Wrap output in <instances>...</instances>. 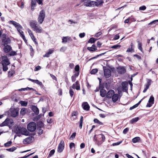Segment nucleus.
<instances>
[{
    "mask_svg": "<svg viewBox=\"0 0 158 158\" xmlns=\"http://www.w3.org/2000/svg\"><path fill=\"white\" fill-rule=\"evenodd\" d=\"M14 131L18 136H20L21 134L27 136L29 134V132L26 128L22 127L19 126H15L14 128Z\"/></svg>",
    "mask_w": 158,
    "mask_h": 158,
    "instance_id": "obj_1",
    "label": "nucleus"
},
{
    "mask_svg": "<svg viewBox=\"0 0 158 158\" xmlns=\"http://www.w3.org/2000/svg\"><path fill=\"white\" fill-rule=\"evenodd\" d=\"M1 63L2 66V69L3 71L6 72L8 69V65L10 64V62L6 56H2V61Z\"/></svg>",
    "mask_w": 158,
    "mask_h": 158,
    "instance_id": "obj_2",
    "label": "nucleus"
},
{
    "mask_svg": "<svg viewBox=\"0 0 158 158\" xmlns=\"http://www.w3.org/2000/svg\"><path fill=\"white\" fill-rule=\"evenodd\" d=\"M45 17V14L44 11L43 10H41L37 19L38 21L40 24H41L43 23Z\"/></svg>",
    "mask_w": 158,
    "mask_h": 158,
    "instance_id": "obj_3",
    "label": "nucleus"
},
{
    "mask_svg": "<svg viewBox=\"0 0 158 158\" xmlns=\"http://www.w3.org/2000/svg\"><path fill=\"white\" fill-rule=\"evenodd\" d=\"M36 128V125L35 123L31 122L27 126L28 130L30 132H33Z\"/></svg>",
    "mask_w": 158,
    "mask_h": 158,
    "instance_id": "obj_4",
    "label": "nucleus"
},
{
    "mask_svg": "<svg viewBox=\"0 0 158 158\" xmlns=\"http://www.w3.org/2000/svg\"><path fill=\"white\" fill-rule=\"evenodd\" d=\"M97 142L98 145H101L105 140V137L104 135L102 134H99L97 135Z\"/></svg>",
    "mask_w": 158,
    "mask_h": 158,
    "instance_id": "obj_5",
    "label": "nucleus"
},
{
    "mask_svg": "<svg viewBox=\"0 0 158 158\" xmlns=\"http://www.w3.org/2000/svg\"><path fill=\"white\" fill-rule=\"evenodd\" d=\"M64 141L63 140H61L58 147V152L60 153L62 152L64 149Z\"/></svg>",
    "mask_w": 158,
    "mask_h": 158,
    "instance_id": "obj_6",
    "label": "nucleus"
},
{
    "mask_svg": "<svg viewBox=\"0 0 158 158\" xmlns=\"http://www.w3.org/2000/svg\"><path fill=\"white\" fill-rule=\"evenodd\" d=\"M97 3L95 1H89L85 2L84 3V5L86 6L94 7L97 5Z\"/></svg>",
    "mask_w": 158,
    "mask_h": 158,
    "instance_id": "obj_7",
    "label": "nucleus"
},
{
    "mask_svg": "<svg viewBox=\"0 0 158 158\" xmlns=\"http://www.w3.org/2000/svg\"><path fill=\"white\" fill-rule=\"evenodd\" d=\"M117 70L119 74H123L126 72V69L124 66H119L117 68Z\"/></svg>",
    "mask_w": 158,
    "mask_h": 158,
    "instance_id": "obj_8",
    "label": "nucleus"
},
{
    "mask_svg": "<svg viewBox=\"0 0 158 158\" xmlns=\"http://www.w3.org/2000/svg\"><path fill=\"white\" fill-rule=\"evenodd\" d=\"M154 98L153 96H151L146 105L147 107H150L154 103Z\"/></svg>",
    "mask_w": 158,
    "mask_h": 158,
    "instance_id": "obj_9",
    "label": "nucleus"
},
{
    "mask_svg": "<svg viewBox=\"0 0 158 158\" xmlns=\"http://www.w3.org/2000/svg\"><path fill=\"white\" fill-rule=\"evenodd\" d=\"M5 120H6L7 126L9 127V128H10L14 124L13 120L9 118H6Z\"/></svg>",
    "mask_w": 158,
    "mask_h": 158,
    "instance_id": "obj_10",
    "label": "nucleus"
},
{
    "mask_svg": "<svg viewBox=\"0 0 158 158\" xmlns=\"http://www.w3.org/2000/svg\"><path fill=\"white\" fill-rule=\"evenodd\" d=\"M11 115L13 117H15L19 114V111L17 109H14L10 111Z\"/></svg>",
    "mask_w": 158,
    "mask_h": 158,
    "instance_id": "obj_11",
    "label": "nucleus"
},
{
    "mask_svg": "<svg viewBox=\"0 0 158 158\" xmlns=\"http://www.w3.org/2000/svg\"><path fill=\"white\" fill-rule=\"evenodd\" d=\"M104 74L106 78H109L111 75V72L110 69H106L104 70Z\"/></svg>",
    "mask_w": 158,
    "mask_h": 158,
    "instance_id": "obj_12",
    "label": "nucleus"
},
{
    "mask_svg": "<svg viewBox=\"0 0 158 158\" xmlns=\"http://www.w3.org/2000/svg\"><path fill=\"white\" fill-rule=\"evenodd\" d=\"M10 22L16 27L17 30H20V29H22V27L20 24L16 22L13 21H10Z\"/></svg>",
    "mask_w": 158,
    "mask_h": 158,
    "instance_id": "obj_13",
    "label": "nucleus"
},
{
    "mask_svg": "<svg viewBox=\"0 0 158 158\" xmlns=\"http://www.w3.org/2000/svg\"><path fill=\"white\" fill-rule=\"evenodd\" d=\"M72 87L73 89H76L77 90H80V87L79 81H76L75 82V83L73 84V85Z\"/></svg>",
    "mask_w": 158,
    "mask_h": 158,
    "instance_id": "obj_14",
    "label": "nucleus"
},
{
    "mask_svg": "<svg viewBox=\"0 0 158 158\" xmlns=\"http://www.w3.org/2000/svg\"><path fill=\"white\" fill-rule=\"evenodd\" d=\"M122 90L123 91H127L128 90V83L126 81L123 82L122 83Z\"/></svg>",
    "mask_w": 158,
    "mask_h": 158,
    "instance_id": "obj_15",
    "label": "nucleus"
},
{
    "mask_svg": "<svg viewBox=\"0 0 158 158\" xmlns=\"http://www.w3.org/2000/svg\"><path fill=\"white\" fill-rule=\"evenodd\" d=\"M82 106L83 109L86 110L88 111L89 110L90 106L87 102H85L82 103Z\"/></svg>",
    "mask_w": 158,
    "mask_h": 158,
    "instance_id": "obj_16",
    "label": "nucleus"
},
{
    "mask_svg": "<svg viewBox=\"0 0 158 158\" xmlns=\"http://www.w3.org/2000/svg\"><path fill=\"white\" fill-rule=\"evenodd\" d=\"M34 139V138L32 137H29L25 139L23 142L24 143H29L32 142Z\"/></svg>",
    "mask_w": 158,
    "mask_h": 158,
    "instance_id": "obj_17",
    "label": "nucleus"
},
{
    "mask_svg": "<svg viewBox=\"0 0 158 158\" xmlns=\"http://www.w3.org/2000/svg\"><path fill=\"white\" fill-rule=\"evenodd\" d=\"M3 50L5 53H8L12 49L11 47L9 45H6L4 46Z\"/></svg>",
    "mask_w": 158,
    "mask_h": 158,
    "instance_id": "obj_18",
    "label": "nucleus"
},
{
    "mask_svg": "<svg viewBox=\"0 0 158 158\" xmlns=\"http://www.w3.org/2000/svg\"><path fill=\"white\" fill-rule=\"evenodd\" d=\"M114 94V90H110L107 93L106 97L109 98H111Z\"/></svg>",
    "mask_w": 158,
    "mask_h": 158,
    "instance_id": "obj_19",
    "label": "nucleus"
},
{
    "mask_svg": "<svg viewBox=\"0 0 158 158\" xmlns=\"http://www.w3.org/2000/svg\"><path fill=\"white\" fill-rule=\"evenodd\" d=\"M30 24L31 27L33 29L36 27V26L38 25V24L37 23L36 21L35 20H32L30 22Z\"/></svg>",
    "mask_w": 158,
    "mask_h": 158,
    "instance_id": "obj_20",
    "label": "nucleus"
},
{
    "mask_svg": "<svg viewBox=\"0 0 158 158\" xmlns=\"http://www.w3.org/2000/svg\"><path fill=\"white\" fill-rule=\"evenodd\" d=\"M100 95L102 97H105L106 94V91L103 89H101L100 91Z\"/></svg>",
    "mask_w": 158,
    "mask_h": 158,
    "instance_id": "obj_21",
    "label": "nucleus"
},
{
    "mask_svg": "<svg viewBox=\"0 0 158 158\" xmlns=\"http://www.w3.org/2000/svg\"><path fill=\"white\" fill-rule=\"evenodd\" d=\"M34 30L37 33H41L42 32L43 29L38 25L37 26H36V27H35L34 29Z\"/></svg>",
    "mask_w": 158,
    "mask_h": 158,
    "instance_id": "obj_22",
    "label": "nucleus"
},
{
    "mask_svg": "<svg viewBox=\"0 0 158 158\" xmlns=\"http://www.w3.org/2000/svg\"><path fill=\"white\" fill-rule=\"evenodd\" d=\"M111 98H112V99L113 102H115L118 100V94H114Z\"/></svg>",
    "mask_w": 158,
    "mask_h": 158,
    "instance_id": "obj_23",
    "label": "nucleus"
},
{
    "mask_svg": "<svg viewBox=\"0 0 158 158\" xmlns=\"http://www.w3.org/2000/svg\"><path fill=\"white\" fill-rule=\"evenodd\" d=\"M32 110L36 115L39 114V110L37 106H33L32 107Z\"/></svg>",
    "mask_w": 158,
    "mask_h": 158,
    "instance_id": "obj_24",
    "label": "nucleus"
},
{
    "mask_svg": "<svg viewBox=\"0 0 158 158\" xmlns=\"http://www.w3.org/2000/svg\"><path fill=\"white\" fill-rule=\"evenodd\" d=\"M87 49L90 52H94L97 50L94 44H93L91 47H88Z\"/></svg>",
    "mask_w": 158,
    "mask_h": 158,
    "instance_id": "obj_25",
    "label": "nucleus"
},
{
    "mask_svg": "<svg viewBox=\"0 0 158 158\" xmlns=\"http://www.w3.org/2000/svg\"><path fill=\"white\" fill-rule=\"evenodd\" d=\"M2 41L3 43V45L5 46L6 45H8V44H10V43L11 40L10 38H8L6 39L5 40H2Z\"/></svg>",
    "mask_w": 158,
    "mask_h": 158,
    "instance_id": "obj_26",
    "label": "nucleus"
},
{
    "mask_svg": "<svg viewBox=\"0 0 158 158\" xmlns=\"http://www.w3.org/2000/svg\"><path fill=\"white\" fill-rule=\"evenodd\" d=\"M21 29H20V30H18V31L19 32V33L20 34V36H21V37L23 38V40L25 42H26L27 41V40L25 39V36L23 34V32L21 30Z\"/></svg>",
    "mask_w": 158,
    "mask_h": 158,
    "instance_id": "obj_27",
    "label": "nucleus"
},
{
    "mask_svg": "<svg viewBox=\"0 0 158 158\" xmlns=\"http://www.w3.org/2000/svg\"><path fill=\"white\" fill-rule=\"evenodd\" d=\"M35 83L40 85V87L42 88H43L44 87V86L42 82L39 81L38 80H36Z\"/></svg>",
    "mask_w": 158,
    "mask_h": 158,
    "instance_id": "obj_28",
    "label": "nucleus"
},
{
    "mask_svg": "<svg viewBox=\"0 0 158 158\" xmlns=\"http://www.w3.org/2000/svg\"><path fill=\"white\" fill-rule=\"evenodd\" d=\"M137 42L138 43V48L142 52H143V49L142 47V44L139 41H138Z\"/></svg>",
    "mask_w": 158,
    "mask_h": 158,
    "instance_id": "obj_29",
    "label": "nucleus"
},
{
    "mask_svg": "<svg viewBox=\"0 0 158 158\" xmlns=\"http://www.w3.org/2000/svg\"><path fill=\"white\" fill-rule=\"evenodd\" d=\"M152 82V80L151 79H148L147 81V83L146 85H145V87L149 88L150 85H151Z\"/></svg>",
    "mask_w": 158,
    "mask_h": 158,
    "instance_id": "obj_30",
    "label": "nucleus"
},
{
    "mask_svg": "<svg viewBox=\"0 0 158 158\" xmlns=\"http://www.w3.org/2000/svg\"><path fill=\"white\" fill-rule=\"evenodd\" d=\"M140 140V138L139 137H135L132 139V141L134 143H136L138 142V141Z\"/></svg>",
    "mask_w": 158,
    "mask_h": 158,
    "instance_id": "obj_31",
    "label": "nucleus"
},
{
    "mask_svg": "<svg viewBox=\"0 0 158 158\" xmlns=\"http://www.w3.org/2000/svg\"><path fill=\"white\" fill-rule=\"evenodd\" d=\"M94 121L95 123H97L99 125H102L103 124V123L100 122L98 119L97 118L94 119Z\"/></svg>",
    "mask_w": 158,
    "mask_h": 158,
    "instance_id": "obj_32",
    "label": "nucleus"
},
{
    "mask_svg": "<svg viewBox=\"0 0 158 158\" xmlns=\"http://www.w3.org/2000/svg\"><path fill=\"white\" fill-rule=\"evenodd\" d=\"M26 110L24 108H22L20 111V113L23 115H24L26 113Z\"/></svg>",
    "mask_w": 158,
    "mask_h": 158,
    "instance_id": "obj_33",
    "label": "nucleus"
},
{
    "mask_svg": "<svg viewBox=\"0 0 158 158\" xmlns=\"http://www.w3.org/2000/svg\"><path fill=\"white\" fill-rule=\"evenodd\" d=\"M139 118L138 117H136L133 118L131 120V123L132 124H133L135 122H137L139 120Z\"/></svg>",
    "mask_w": 158,
    "mask_h": 158,
    "instance_id": "obj_34",
    "label": "nucleus"
},
{
    "mask_svg": "<svg viewBox=\"0 0 158 158\" xmlns=\"http://www.w3.org/2000/svg\"><path fill=\"white\" fill-rule=\"evenodd\" d=\"M16 149V148L15 147H12L10 148L6 149V150L9 152H12L15 150Z\"/></svg>",
    "mask_w": 158,
    "mask_h": 158,
    "instance_id": "obj_35",
    "label": "nucleus"
},
{
    "mask_svg": "<svg viewBox=\"0 0 158 158\" xmlns=\"http://www.w3.org/2000/svg\"><path fill=\"white\" fill-rule=\"evenodd\" d=\"M96 39L94 38H91L88 41L89 43H93L96 41Z\"/></svg>",
    "mask_w": 158,
    "mask_h": 158,
    "instance_id": "obj_36",
    "label": "nucleus"
},
{
    "mask_svg": "<svg viewBox=\"0 0 158 158\" xmlns=\"http://www.w3.org/2000/svg\"><path fill=\"white\" fill-rule=\"evenodd\" d=\"M105 53H106V52H104V53H101V54H99L98 55L96 56L90 58L89 60H91L93 59H96V58H97L99 56H102V55H103Z\"/></svg>",
    "mask_w": 158,
    "mask_h": 158,
    "instance_id": "obj_37",
    "label": "nucleus"
},
{
    "mask_svg": "<svg viewBox=\"0 0 158 158\" xmlns=\"http://www.w3.org/2000/svg\"><path fill=\"white\" fill-rule=\"evenodd\" d=\"M96 2L97 3V5H96V6H98L99 5L102 4L103 3L102 0H97Z\"/></svg>",
    "mask_w": 158,
    "mask_h": 158,
    "instance_id": "obj_38",
    "label": "nucleus"
},
{
    "mask_svg": "<svg viewBox=\"0 0 158 158\" xmlns=\"http://www.w3.org/2000/svg\"><path fill=\"white\" fill-rule=\"evenodd\" d=\"M55 151L54 149L51 150L48 154V157H49L51 156L52 155L55 153Z\"/></svg>",
    "mask_w": 158,
    "mask_h": 158,
    "instance_id": "obj_39",
    "label": "nucleus"
},
{
    "mask_svg": "<svg viewBox=\"0 0 158 158\" xmlns=\"http://www.w3.org/2000/svg\"><path fill=\"white\" fill-rule=\"evenodd\" d=\"M36 1L35 0H32L31 2V6L35 7L36 5Z\"/></svg>",
    "mask_w": 158,
    "mask_h": 158,
    "instance_id": "obj_40",
    "label": "nucleus"
},
{
    "mask_svg": "<svg viewBox=\"0 0 158 158\" xmlns=\"http://www.w3.org/2000/svg\"><path fill=\"white\" fill-rule=\"evenodd\" d=\"M121 47V45L116 44L111 47V48L113 49H117L118 48H119Z\"/></svg>",
    "mask_w": 158,
    "mask_h": 158,
    "instance_id": "obj_41",
    "label": "nucleus"
},
{
    "mask_svg": "<svg viewBox=\"0 0 158 158\" xmlns=\"http://www.w3.org/2000/svg\"><path fill=\"white\" fill-rule=\"evenodd\" d=\"M98 70L97 69H93L90 72L91 74H95L98 72Z\"/></svg>",
    "mask_w": 158,
    "mask_h": 158,
    "instance_id": "obj_42",
    "label": "nucleus"
},
{
    "mask_svg": "<svg viewBox=\"0 0 158 158\" xmlns=\"http://www.w3.org/2000/svg\"><path fill=\"white\" fill-rule=\"evenodd\" d=\"M31 39L33 40V41L35 43V44L36 45H38V44L37 42L36 41V39L34 35L32 36L31 37Z\"/></svg>",
    "mask_w": 158,
    "mask_h": 158,
    "instance_id": "obj_43",
    "label": "nucleus"
},
{
    "mask_svg": "<svg viewBox=\"0 0 158 158\" xmlns=\"http://www.w3.org/2000/svg\"><path fill=\"white\" fill-rule=\"evenodd\" d=\"M11 143L12 142L11 141H9L7 143H5L4 145L5 147H8L10 146L11 145Z\"/></svg>",
    "mask_w": 158,
    "mask_h": 158,
    "instance_id": "obj_44",
    "label": "nucleus"
},
{
    "mask_svg": "<svg viewBox=\"0 0 158 158\" xmlns=\"http://www.w3.org/2000/svg\"><path fill=\"white\" fill-rule=\"evenodd\" d=\"M69 93L71 97H72L74 95V91L70 88L69 91Z\"/></svg>",
    "mask_w": 158,
    "mask_h": 158,
    "instance_id": "obj_45",
    "label": "nucleus"
},
{
    "mask_svg": "<svg viewBox=\"0 0 158 158\" xmlns=\"http://www.w3.org/2000/svg\"><path fill=\"white\" fill-rule=\"evenodd\" d=\"M131 48H128L127 51V52H131L133 50V49H132V47L133 46V44L132 43H131Z\"/></svg>",
    "mask_w": 158,
    "mask_h": 158,
    "instance_id": "obj_46",
    "label": "nucleus"
},
{
    "mask_svg": "<svg viewBox=\"0 0 158 158\" xmlns=\"http://www.w3.org/2000/svg\"><path fill=\"white\" fill-rule=\"evenodd\" d=\"M20 103L22 106H26L27 105V102L24 101H21Z\"/></svg>",
    "mask_w": 158,
    "mask_h": 158,
    "instance_id": "obj_47",
    "label": "nucleus"
},
{
    "mask_svg": "<svg viewBox=\"0 0 158 158\" xmlns=\"http://www.w3.org/2000/svg\"><path fill=\"white\" fill-rule=\"evenodd\" d=\"M47 122L48 123H52L53 120L51 118H48L47 120Z\"/></svg>",
    "mask_w": 158,
    "mask_h": 158,
    "instance_id": "obj_48",
    "label": "nucleus"
},
{
    "mask_svg": "<svg viewBox=\"0 0 158 158\" xmlns=\"http://www.w3.org/2000/svg\"><path fill=\"white\" fill-rule=\"evenodd\" d=\"M80 67L78 65H76L75 68V70L76 71L79 72Z\"/></svg>",
    "mask_w": 158,
    "mask_h": 158,
    "instance_id": "obj_49",
    "label": "nucleus"
},
{
    "mask_svg": "<svg viewBox=\"0 0 158 158\" xmlns=\"http://www.w3.org/2000/svg\"><path fill=\"white\" fill-rule=\"evenodd\" d=\"M6 120H5L3 122L0 124V127H3L5 126H7L6 124Z\"/></svg>",
    "mask_w": 158,
    "mask_h": 158,
    "instance_id": "obj_50",
    "label": "nucleus"
},
{
    "mask_svg": "<svg viewBox=\"0 0 158 158\" xmlns=\"http://www.w3.org/2000/svg\"><path fill=\"white\" fill-rule=\"evenodd\" d=\"M27 31L31 37L32 36L34 35L32 33V31L30 29H28Z\"/></svg>",
    "mask_w": 158,
    "mask_h": 158,
    "instance_id": "obj_51",
    "label": "nucleus"
},
{
    "mask_svg": "<svg viewBox=\"0 0 158 158\" xmlns=\"http://www.w3.org/2000/svg\"><path fill=\"white\" fill-rule=\"evenodd\" d=\"M34 153V152L32 153H31L28 155H26L22 157H19V158H27V157H29L30 156H31L32 155H33Z\"/></svg>",
    "mask_w": 158,
    "mask_h": 158,
    "instance_id": "obj_52",
    "label": "nucleus"
},
{
    "mask_svg": "<svg viewBox=\"0 0 158 158\" xmlns=\"http://www.w3.org/2000/svg\"><path fill=\"white\" fill-rule=\"evenodd\" d=\"M17 53L15 51H11L10 53L9 54V55L10 56H13L16 55Z\"/></svg>",
    "mask_w": 158,
    "mask_h": 158,
    "instance_id": "obj_53",
    "label": "nucleus"
},
{
    "mask_svg": "<svg viewBox=\"0 0 158 158\" xmlns=\"http://www.w3.org/2000/svg\"><path fill=\"white\" fill-rule=\"evenodd\" d=\"M122 143V141H118L117 142L113 143L112 145L114 146L118 145Z\"/></svg>",
    "mask_w": 158,
    "mask_h": 158,
    "instance_id": "obj_54",
    "label": "nucleus"
},
{
    "mask_svg": "<svg viewBox=\"0 0 158 158\" xmlns=\"http://www.w3.org/2000/svg\"><path fill=\"white\" fill-rule=\"evenodd\" d=\"M67 36L63 37L62 39V42H67Z\"/></svg>",
    "mask_w": 158,
    "mask_h": 158,
    "instance_id": "obj_55",
    "label": "nucleus"
},
{
    "mask_svg": "<svg viewBox=\"0 0 158 158\" xmlns=\"http://www.w3.org/2000/svg\"><path fill=\"white\" fill-rule=\"evenodd\" d=\"M76 134V132H74L73 133L72 135H71L70 139H74L75 137Z\"/></svg>",
    "mask_w": 158,
    "mask_h": 158,
    "instance_id": "obj_56",
    "label": "nucleus"
},
{
    "mask_svg": "<svg viewBox=\"0 0 158 158\" xmlns=\"http://www.w3.org/2000/svg\"><path fill=\"white\" fill-rule=\"evenodd\" d=\"M137 105L138 104H136L134 105L133 106H132L131 107H130V109H129V110H131L132 109H134L137 107L138 106V105Z\"/></svg>",
    "mask_w": 158,
    "mask_h": 158,
    "instance_id": "obj_57",
    "label": "nucleus"
},
{
    "mask_svg": "<svg viewBox=\"0 0 158 158\" xmlns=\"http://www.w3.org/2000/svg\"><path fill=\"white\" fill-rule=\"evenodd\" d=\"M157 22H158V19L154 21H153L151 22H150L149 24V25H152V24H156Z\"/></svg>",
    "mask_w": 158,
    "mask_h": 158,
    "instance_id": "obj_58",
    "label": "nucleus"
},
{
    "mask_svg": "<svg viewBox=\"0 0 158 158\" xmlns=\"http://www.w3.org/2000/svg\"><path fill=\"white\" fill-rule=\"evenodd\" d=\"M146 8V7L145 6H143L139 7V10H145Z\"/></svg>",
    "mask_w": 158,
    "mask_h": 158,
    "instance_id": "obj_59",
    "label": "nucleus"
},
{
    "mask_svg": "<svg viewBox=\"0 0 158 158\" xmlns=\"http://www.w3.org/2000/svg\"><path fill=\"white\" fill-rule=\"evenodd\" d=\"M30 50L31 51V56H32L33 55V49L32 46H30Z\"/></svg>",
    "mask_w": 158,
    "mask_h": 158,
    "instance_id": "obj_60",
    "label": "nucleus"
},
{
    "mask_svg": "<svg viewBox=\"0 0 158 158\" xmlns=\"http://www.w3.org/2000/svg\"><path fill=\"white\" fill-rule=\"evenodd\" d=\"M129 130V129L128 128H126L123 131V133L124 134H126L127 133V132Z\"/></svg>",
    "mask_w": 158,
    "mask_h": 158,
    "instance_id": "obj_61",
    "label": "nucleus"
},
{
    "mask_svg": "<svg viewBox=\"0 0 158 158\" xmlns=\"http://www.w3.org/2000/svg\"><path fill=\"white\" fill-rule=\"evenodd\" d=\"M41 69V67L40 66L38 65L35 67L34 70L35 71H38V70H39L40 69Z\"/></svg>",
    "mask_w": 158,
    "mask_h": 158,
    "instance_id": "obj_62",
    "label": "nucleus"
},
{
    "mask_svg": "<svg viewBox=\"0 0 158 158\" xmlns=\"http://www.w3.org/2000/svg\"><path fill=\"white\" fill-rule=\"evenodd\" d=\"M85 33L84 32L82 33H81L79 34V36L81 38L84 37L85 36Z\"/></svg>",
    "mask_w": 158,
    "mask_h": 158,
    "instance_id": "obj_63",
    "label": "nucleus"
},
{
    "mask_svg": "<svg viewBox=\"0 0 158 158\" xmlns=\"http://www.w3.org/2000/svg\"><path fill=\"white\" fill-rule=\"evenodd\" d=\"M78 114V112L77 111H74L73 112L72 114V116H76Z\"/></svg>",
    "mask_w": 158,
    "mask_h": 158,
    "instance_id": "obj_64",
    "label": "nucleus"
}]
</instances>
